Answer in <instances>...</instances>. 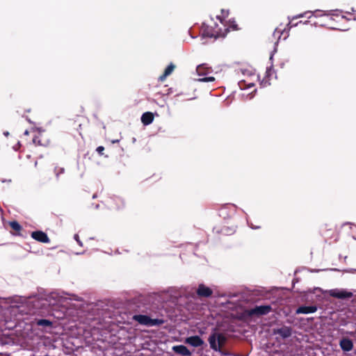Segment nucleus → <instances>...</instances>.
Returning <instances> with one entry per match:
<instances>
[{"label":"nucleus","mask_w":356,"mask_h":356,"mask_svg":"<svg viewBox=\"0 0 356 356\" xmlns=\"http://www.w3.org/2000/svg\"><path fill=\"white\" fill-rule=\"evenodd\" d=\"M339 346L344 352H349L354 347L353 341L348 338H342L339 341Z\"/></svg>","instance_id":"nucleus-8"},{"label":"nucleus","mask_w":356,"mask_h":356,"mask_svg":"<svg viewBox=\"0 0 356 356\" xmlns=\"http://www.w3.org/2000/svg\"><path fill=\"white\" fill-rule=\"evenodd\" d=\"M211 68L208 67L207 64L199 65L196 68V72L199 76H203L199 79L201 82H212L215 81L213 76H207L206 75L211 72Z\"/></svg>","instance_id":"nucleus-3"},{"label":"nucleus","mask_w":356,"mask_h":356,"mask_svg":"<svg viewBox=\"0 0 356 356\" xmlns=\"http://www.w3.org/2000/svg\"><path fill=\"white\" fill-rule=\"evenodd\" d=\"M285 31V29H282L280 27H277L275 29L274 33H273V36L274 37H278V38H280L281 37V35L283 34V33Z\"/></svg>","instance_id":"nucleus-21"},{"label":"nucleus","mask_w":356,"mask_h":356,"mask_svg":"<svg viewBox=\"0 0 356 356\" xmlns=\"http://www.w3.org/2000/svg\"><path fill=\"white\" fill-rule=\"evenodd\" d=\"M8 225L11 228L10 233L15 236H19L24 237L22 232L24 231L22 225L16 220L9 221Z\"/></svg>","instance_id":"nucleus-6"},{"label":"nucleus","mask_w":356,"mask_h":356,"mask_svg":"<svg viewBox=\"0 0 356 356\" xmlns=\"http://www.w3.org/2000/svg\"><path fill=\"white\" fill-rule=\"evenodd\" d=\"M31 236L34 240L40 243H49L50 242V239L47 234L42 231L38 230L33 232Z\"/></svg>","instance_id":"nucleus-5"},{"label":"nucleus","mask_w":356,"mask_h":356,"mask_svg":"<svg viewBox=\"0 0 356 356\" xmlns=\"http://www.w3.org/2000/svg\"><path fill=\"white\" fill-rule=\"evenodd\" d=\"M32 141L33 144L37 146H43L45 147L48 145V140L44 137L43 134L38 133L33 139Z\"/></svg>","instance_id":"nucleus-11"},{"label":"nucleus","mask_w":356,"mask_h":356,"mask_svg":"<svg viewBox=\"0 0 356 356\" xmlns=\"http://www.w3.org/2000/svg\"><path fill=\"white\" fill-rule=\"evenodd\" d=\"M272 311L270 305H261L255 306L253 308L245 310V314L248 316H257L259 317L264 315H266Z\"/></svg>","instance_id":"nucleus-2"},{"label":"nucleus","mask_w":356,"mask_h":356,"mask_svg":"<svg viewBox=\"0 0 356 356\" xmlns=\"http://www.w3.org/2000/svg\"><path fill=\"white\" fill-rule=\"evenodd\" d=\"M96 151L99 155L102 156L104 154V147L103 146H99L97 147Z\"/></svg>","instance_id":"nucleus-24"},{"label":"nucleus","mask_w":356,"mask_h":356,"mask_svg":"<svg viewBox=\"0 0 356 356\" xmlns=\"http://www.w3.org/2000/svg\"><path fill=\"white\" fill-rule=\"evenodd\" d=\"M317 310V307L316 306H314V305H312V306H300L299 307L297 310H296V313L297 314H311V313H314L316 312Z\"/></svg>","instance_id":"nucleus-15"},{"label":"nucleus","mask_w":356,"mask_h":356,"mask_svg":"<svg viewBox=\"0 0 356 356\" xmlns=\"http://www.w3.org/2000/svg\"><path fill=\"white\" fill-rule=\"evenodd\" d=\"M217 339L218 335L216 332L211 333L208 338L210 348L215 351L219 350V346L218 345Z\"/></svg>","instance_id":"nucleus-14"},{"label":"nucleus","mask_w":356,"mask_h":356,"mask_svg":"<svg viewBox=\"0 0 356 356\" xmlns=\"http://www.w3.org/2000/svg\"><path fill=\"white\" fill-rule=\"evenodd\" d=\"M77 238H78V236H77V235H75V238H76V240L79 243V241H78Z\"/></svg>","instance_id":"nucleus-27"},{"label":"nucleus","mask_w":356,"mask_h":356,"mask_svg":"<svg viewBox=\"0 0 356 356\" xmlns=\"http://www.w3.org/2000/svg\"><path fill=\"white\" fill-rule=\"evenodd\" d=\"M232 28V30H238V25L235 23H232L228 27H225L224 31H222V33H226V34L229 32V29Z\"/></svg>","instance_id":"nucleus-23"},{"label":"nucleus","mask_w":356,"mask_h":356,"mask_svg":"<svg viewBox=\"0 0 356 356\" xmlns=\"http://www.w3.org/2000/svg\"><path fill=\"white\" fill-rule=\"evenodd\" d=\"M168 76V75H165V73L163 72V74L159 76V80L160 81H163Z\"/></svg>","instance_id":"nucleus-25"},{"label":"nucleus","mask_w":356,"mask_h":356,"mask_svg":"<svg viewBox=\"0 0 356 356\" xmlns=\"http://www.w3.org/2000/svg\"><path fill=\"white\" fill-rule=\"evenodd\" d=\"M196 295L199 298H209L213 295V290L204 284H200L196 290Z\"/></svg>","instance_id":"nucleus-4"},{"label":"nucleus","mask_w":356,"mask_h":356,"mask_svg":"<svg viewBox=\"0 0 356 356\" xmlns=\"http://www.w3.org/2000/svg\"><path fill=\"white\" fill-rule=\"evenodd\" d=\"M273 334H278L283 339H286L291 336L292 330L291 327L288 326H282L280 328L273 329Z\"/></svg>","instance_id":"nucleus-7"},{"label":"nucleus","mask_w":356,"mask_h":356,"mask_svg":"<svg viewBox=\"0 0 356 356\" xmlns=\"http://www.w3.org/2000/svg\"><path fill=\"white\" fill-rule=\"evenodd\" d=\"M154 120V115L151 112L144 113L141 116V122L144 125L151 124Z\"/></svg>","instance_id":"nucleus-16"},{"label":"nucleus","mask_w":356,"mask_h":356,"mask_svg":"<svg viewBox=\"0 0 356 356\" xmlns=\"http://www.w3.org/2000/svg\"><path fill=\"white\" fill-rule=\"evenodd\" d=\"M239 88L241 90L245 89V88H250L254 86L253 83H247L245 80H241L238 82Z\"/></svg>","instance_id":"nucleus-18"},{"label":"nucleus","mask_w":356,"mask_h":356,"mask_svg":"<svg viewBox=\"0 0 356 356\" xmlns=\"http://www.w3.org/2000/svg\"><path fill=\"white\" fill-rule=\"evenodd\" d=\"M186 343L193 347H200L204 344V341L200 337L195 335L187 337L186 339Z\"/></svg>","instance_id":"nucleus-9"},{"label":"nucleus","mask_w":356,"mask_h":356,"mask_svg":"<svg viewBox=\"0 0 356 356\" xmlns=\"http://www.w3.org/2000/svg\"><path fill=\"white\" fill-rule=\"evenodd\" d=\"M330 296L334 298H339V299H346V298H352L353 294L350 291L342 290V291H332L330 293Z\"/></svg>","instance_id":"nucleus-12"},{"label":"nucleus","mask_w":356,"mask_h":356,"mask_svg":"<svg viewBox=\"0 0 356 356\" xmlns=\"http://www.w3.org/2000/svg\"><path fill=\"white\" fill-rule=\"evenodd\" d=\"M172 349L176 354L181 356L191 355V352L184 345L174 346Z\"/></svg>","instance_id":"nucleus-10"},{"label":"nucleus","mask_w":356,"mask_h":356,"mask_svg":"<svg viewBox=\"0 0 356 356\" xmlns=\"http://www.w3.org/2000/svg\"><path fill=\"white\" fill-rule=\"evenodd\" d=\"M54 172L56 177H58L60 175L65 172V168L60 166H56L54 168Z\"/></svg>","instance_id":"nucleus-22"},{"label":"nucleus","mask_w":356,"mask_h":356,"mask_svg":"<svg viewBox=\"0 0 356 356\" xmlns=\"http://www.w3.org/2000/svg\"><path fill=\"white\" fill-rule=\"evenodd\" d=\"M355 333H356V328H355Z\"/></svg>","instance_id":"nucleus-28"},{"label":"nucleus","mask_w":356,"mask_h":356,"mask_svg":"<svg viewBox=\"0 0 356 356\" xmlns=\"http://www.w3.org/2000/svg\"><path fill=\"white\" fill-rule=\"evenodd\" d=\"M217 335H218V339H217V341H218V345L219 346V350L220 349V348L224 345V343H225L226 341V337H225V335L222 333H218L217 332Z\"/></svg>","instance_id":"nucleus-19"},{"label":"nucleus","mask_w":356,"mask_h":356,"mask_svg":"<svg viewBox=\"0 0 356 356\" xmlns=\"http://www.w3.org/2000/svg\"><path fill=\"white\" fill-rule=\"evenodd\" d=\"M203 35L213 38V37H225L226 35V33H222L221 29H219L218 31H209L208 27L203 30Z\"/></svg>","instance_id":"nucleus-13"},{"label":"nucleus","mask_w":356,"mask_h":356,"mask_svg":"<svg viewBox=\"0 0 356 356\" xmlns=\"http://www.w3.org/2000/svg\"><path fill=\"white\" fill-rule=\"evenodd\" d=\"M36 324L41 327H51L52 322L47 319H39L37 320Z\"/></svg>","instance_id":"nucleus-17"},{"label":"nucleus","mask_w":356,"mask_h":356,"mask_svg":"<svg viewBox=\"0 0 356 356\" xmlns=\"http://www.w3.org/2000/svg\"><path fill=\"white\" fill-rule=\"evenodd\" d=\"M133 319L137 321L139 324L147 326L161 325L165 323L163 319L151 318L148 316L142 314L134 315Z\"/></svg>","instance_id":"nucleus-1"},{"label":"nucleus","mask_w":356,"mask_h":356,"mask_svg":"<svg viewBox=\"0 0 356 356\" xmlns=\"http://www.w3.org/2000/svg\"><path fill=\"white\" fill-rule=\"evenodd\" d=\"M175 68V65L174 64L170 63V65H168V67L164 70L165 75L169 76L173 72Z\"/></svg>","instance_id":"nucleus-20"},{"label":"nucleus","mask_w":356,"mask_h":356,"mask_svg":"<svg viewBox=\"0 0 356 356\" xmlns=\"http://www.w3.org/2000/svg\"><path fill=\"white\" fill-rule=\"evenodd\" d=\"M308 13H310V14H311V13H310V12H308ZM306 14H307V13H305V14L299 15L297 17H303V16H304L305 15H306Z\"/></svg>","instance_id":"nucleus-26"}]
</instances>
